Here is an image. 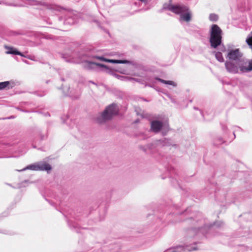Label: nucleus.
<instances>
[{
    "label": "nucleus",
    "mask_w": 252,
    "mask_h": 252,
    "mask_svg": "<svg viewBox=\"0 0 252 252\" xmlns=\"http://www.w3.org/2000/svg\"><path fill=\"white\" fill-rule=\"evenodd\" d=\"M191 224L193 225V227L189 230L188 234L190 236L199 235L201 234L203 236L206 235L209 229H212L216 226L219 227L223 225V223L221 222L214 223L211 225H206L205 220L199 219L195 220H193L191 221Z\"/></svg>",
    "instance_id": "obj_1"
},
{
    "label": "nucleus",
    "mask_w": 252,
    "mask_h": 252,
    "mask_svg": "<svg viewBox=\"0 0 252 252\" xmlns=\"http://www.w3.org/2000/svg\"><path fill=\"white\" fill-rule=\"evenodd\" d=\"M118 111L119 108L116 104L112 103L109 105L97 118V122L101 124L110 120L114 116L118 114Z\"/></svg>",
    "instance_id": "obj_2"
},
{
    "label": "nucleus",
    "mask_w": 252,
    "mask_h": 252,
    "mask_svg": "<svg viewBox=\"0 0 252 252\" xmlns=\"http://www.w3.org/2000/svg\"><path fill=\"white\" fill-rule=\"evenodd\" d=\"M222 31L217 25H213L210 32V42L212 47L216 48L221 43Z\"/></svg>",
    "instance_id": "obj_3"
},
{
    "label": "nucleus",
    "mask_w": 252,
    "mask_h": 252,
    "mask_svg": "<svg viewBox=\"0 0 252 252\" xmlns=\"http://www.w3.org/2000/svg\"><path fill=\"white\" fill-rule=\"evenodd\" d=\"M83 67L87 70H93L96 72L104 71L107 73H111L112 70L106 65L92 61H86L83 63Z\"/></svg>",
    "instance_id": "obj_4"
},
{
    "label": "nucleus",
    "mask_w": 252,
    "mask_h": 252,
    "mask_svg": "<svg viewBox=\"0 0 252 252\" xmlns=\"http://www.w3.org/2000/svg\"><path fill=\"white\" fill-rule=\"evenodd\" d=\"M83 57H87L89 59H97L100 61H103L113 63H130V62L127 60L107 59L103 56H99L93 54L92 51L90 50H87L81 54L79 58L82 59Z\"/></svg>",
    "instance_id": "obj_5"
},
{
    "label": "nucleus",
    "mask_w": 252,
    "mask_h": 252,
    "mask_svg": "<svg viewBox=\"0 0 252 252\" xmlns=\"http://www.w3.org/2000/svg\"><path fill=\"white\" fill-rule=\"evenodd\" d=\"M171 0H170V3H165L163 4L162 8L160 10V12H162L164 10H168L175 14H181L182 12L188 10V7L184 5H174L171 4Z\"/></svg>",
    "instance_id": "obj_6"
},
{
    "label": "nucleus",
    "mask_w": 252,
    "mask_h": 252,
    "mask_svg": "<svg viewBox=\"0 0 252 252\" xmlns=\"http://www.w3.org/2000/svg\"><path fill=\"white\" fill-rule=\"evenodd\" d=\"M236 63L238 64L240 73H247L252 71V59L248 60L242 57Z\"/></svg>",
    "instance_id": "obj_7"
},
{
    "label": "nucleus",
    "mask_w": 252,
    "mask_h": 252,
    "mask_svg": "<svg viewBox=\"0 0 252 252\" xmlns=\"http://www.w3.org/2000/svg\"><path fill=\"white\" fill-rule=\"evenodd\" d=\"M158 81L162 83L176 86L177 84L173 81H166L158 77L153 78L151 76H147L145 77L144 82L145 83V86H149L151 88H154L156 81Z\"/></svg>",
    "instance_id": "obj_8"
},
{
    "label": "nucleus",
    "mask_w": 252,
    "mask_h": 252,
    "mask_svg": "<svg viewBox=\"0 0 252 252\" xmlns=\"http://www.w3.org/2000/svg\"><path fill=\"white\" fill-rule=\"evenodd\" d=\"M171 145V142L170 140L164 138L163 139L156 141L153 143L148 144L144 146H141L140 148V149H142L143 151L146 152L147 149H152L153 148V146L155 145L157 146L158 147H161L163 146H170Z\"/></svg>",
    "instance_id": "obj_9"
},
{
    "label": "nucleus",
    "mask_w": 252,
    "mask_h": 252,
    "mask_svg": "<svg viewBox=\"0 0 252 252\" xmlns=\"http://www.w3.org/2000/svg\"><path fill=\"white\" fill-rule=\"evenodd\" d=\"M197 249L196 247H191L190 246L186 245L185 246H177L175 247L170 248L164 252H182L187 250L188 252L195 251Z\"/></svg>",
    "instance_id": "obj_10"
},
{
    "label": "nucleus",
    "mask_w": 252,
    "mask_h": 252,
    "mask_svg": "<svg viewBox=\"0 0 252 252\" xmlns=\"http://www.w3.org/2000/svg\"><path fill=\"white\" fill-rule=\"evenodd\" d=\"M242 55L238 49L230 50L227 53V58L229 60L235 61L236 63L242 57Z\"/></svg>",
    "instance_id": "obj_11"
},
{
    "label": "nucleus",
    "mask_w": 252,
    "mask_h": 252,
    "mask_svg": "<svg viewBox=\"0 0 252 252\" xmlns=\"http://www.w3.org/2000/svg\"><path fill=\"white\" fill-rule=\"evenodd\" d=\"M225 68L228 72L233 74L239 73V69L238 64L235 61H227L225 63Z\"/></svg>",
    "instance_id": "obj_12"
},
{
    "label": "nucleus",
    "mask_w": 252,
    "mask_h": 252,
    "mask_svg": "<svg viewBox=\"0 0 252 252\" xmlns=\"http://www.w3.org/2000/svg\"><path fill=\"white\" fill-rule=\"evenodd\" d=\"M163 124L161 122L154 120L151 123V130L155 133H158L160 130Z\"/></svg>",
    "instance_id": "obj_13"
},
{
    "label": "nucleus",
    "mask_w": 252,
    "mask_h": 252,
    "mask_svg": "<svg viewBox=\"0 0 252 252\" xmlns=\"http://www.w3.org/2000/svg\"><path fill=\"white\" fill-rule=\"evenodd\" d=\"M52 166L45 162H38V171H46L48 172L51 170Z\"/></svg>",
    "instance_id": "obj_14"
},
{
    "label": "nucleus",
    "mask_w": 252,
    "mask_h": 252,
    "mask_svg": "<svg viewBox=\"0 0 252 252\" xmlns=\"http://www.w3.org/2000/svg\"><path fill=\"white\" fill-rule=\"evenodd\" d=\"M14 87V84L10 81H4L0 82V90L7 88V89H12Z\"/></svg>",
    "instance_id": "obj_15"
},
{
    "label": "nucleus",
    "mask_w": 252,
    "mask_h": 252,
    "mask_svg": "<svg viewBox=\"0 0 252 252\" xmlns=\"http://www.w3.org/2000/svg\"><path fill=\"white\" fill-rule=\"evenodd\" d=\"M189 9L186 11L187 12L185 14H183L184 12L180 14V20H183L186 22H189L191 19V15L189 12H188Z\"/></svg>",
    "instance_id": "obj_16"
},
{
    "label": "nucleus",
    "mask_w": 252,
    "mask_h": 252,
    "mask_svg": "<svg viewBox=\"0 0 252 252\" xmlns=\"http://www.w3.org/2000/svg\"><path fill=\"white\" fill-rule=\"evenodd\" d=\"M5 48L7 50V51H6V53L7 54H20V52L14 48L8 47L7 46H5Z\"/></svg>",
    "instance_id": "obj_17"
},
{
    "label": "nucleus",
    "mask_w": 252,
    "mask_h": 252,
    "mask_svg": "<svg viewBox=\"0 0 252 252\" xmlns=\"http://www.w3.org/2000/svg\"><path fill=\"white\" fill-rule=\"evenodd\" d=\"M68 96L71 97L72 99H78L79 98L81 95V92L79 91H77L76 92H73V91H71L70 92L67 94Z\"/></svg>",
    "instance_id": "obj_18"
},
{
    "label": "nucleus",
    "mask_w": 252,
    "mask_h": 252,
    "mask_svg": "<svg viewBox=\"0 0 252 252\" xmlns=\"http://www.w3.org/2000/svg\"><path fill=\"white\" fill-rule=\"evenodd\" d=\"M27 169H30L32 170L38 171V162L35 164H31L27 166L26 167L22 169L21 170H18L19 171H25Z\"/></svg>",
    "instance_id": "obj_19"
},
{
    "label": "nucleus",
    "mask_w": 252,
    "mask_h": 252,
    "mask_svg": "<svg viewBox=\"0 0 252 252\" xmlns=\"http://www.w3.org/2000/svg\"><path fill=\"white\" fill-rule=\"evenodd\" d=\"M112 70V72L111 73H109V74H111L112 75L114 76L115 77L118 78L119 79L122 80V81H128V78L129 77L124 76H121L118 74H116V73L113 72V71L112 69H111Z\"/></svg>",
    "instance_id": "obj_20"
},
{
    "label": "nucleus",
    "mask_w": 252,
    "mask_h": 252,
    "mask_svg": "<svg viewBox=\"0 0 252 252\" xmlns=\"http://www.w3.org/2000/svg\"><path fill=\"white\" fill-rule=\"evenodd\" d=\"M215 57L216 59L219 61L220 62H223L224 59L222 57V54L221 52H217L215 54Z\"/></svg>",
    "instance_id": "obj_21"
},
{
    "label": "nucleus",
    "mask_w": 252,
    "mask_h": 252,
    "mask_svg": "<svg viewBox=\"0 0 252 252\" xmlns=\"http://www.w3.org/2000/svg\"><path fill=\"white\" fill-rule=\"evenodd\" d=\"M0 4H4L9 6H21V4H16L14 2H10L8 1H5L4 0H0Z\"/></svg>",
    "instance_id": "obj_22"
},
{
    "label": "nucleus",
    "mask_w": 252,
    "mask_h": 252,
    "mask_svg": "<svg viewBox=\"0 0 252 252\" xmlns=\"http://www.w3.org/2000/svg\"><path fill=\"white\" fill-rule=\"evenodd\" d=\"M224 142V141L222 139V138L218 137L215 139V140L214 141V145L216 146H218Z\"/></svg>",
    "instance_id": "obj_23"
},
{
    "label": "nucleus",
    "mask_w": 252,
    "mask_h": 252,
    "mask_svg": "<svg viewBox=\"0 0 252 252\" xmlns=\"http://www.w3.org/2000/svg\"><path fill=\"white\" fill-rule=\"evenodd\" d=\"M209 19L211 21L216 22L219 19V16L216 14L211 13L209 15Z\"/></svg>",
    "instance_id": "obj_24"
},
{
    "label": "nucleus",
    "mask_w": 252,
    "mask_h": 252,
    "mask_svg": "<svg viewBox=\"0 0 252 252\" xmlns=\"http://www.w3.org/2000/svg\"><path fill=\"white\" fill-rule=\"evenodd\" d=\"M128 81H136L137 82H139L142 84H145V82H144V80H142L141 79H137V78H132V77H130L128 78Z\"/></svg>",
    "instance_id": "obj_25"
},
{
    "label": "nucleus",
    "mask_w": 252,
    "mask_h": 252,
    "mask_svg": "<svg viewBox=\"0 0 252 252\" xmlns=\"http://www.w3.org/2000/svg\"><path fill=\"white\" fill-rule=\"evenodd\" d=\"M221 128L223 131H224L227 129V127L226 125H225L224 124H221Z\"/></svg>",
    "instance_id": "obj_26"
},
{
    "label": "nucleus",
    "mask_w": 252,
    "mask_h": 252,
    "mask_svg": "<svg viewBox=\"0 0 252 252\" xmlns=\"http://www.w3.org/2000/svg\"><path fill=\"white\" fill-rule=\"evenodd\" d=\"M62 57H63V58L65 59V61H67V62H69V61H70V60H69V59H66V57H65V55H63Z\"/></svg>",
    "instance_id": "obj_27"
},
{
    "label": "nucleus",
    "mask_w": 252,
    "mask_h": 252,
    "mask_svg": "<svg viewBox=\"0 0 252 252\" xmlns=\"http://www.w3.org/2000/svg\"><path fill=\"white\" fill-rule=\"evenodd\" d=\"M24 57L27 58L28 59H30L31 60H33L32 58H31L30 56L29 55L24 56Z\"/></svg>",
    "instance_id": "obj_28"
},
{
    "label": "nucleus",
    "mask_w": 252,
    "mask_h": 252,
    "mask_svg": "<svg viewBox=\"0 0 252 252\" xmlns=\"http://www.w3.org/2000/svg\"><path fill=\"white\" fill-rule=\"evenodd\" d=\"M16 55H20V56H22V57H24L25 56V55H23V54L21 52H20V54H16Z\"/></svg>",
    "instance_id": "obj_29"
},
{
    "label": "nucleus",
    "mask_w": 252,
    "mask_h": 252,
    "mask_svg": "<svg viewBox=\"0 0 252 252\" xmlns=\"http://www.w3.org/2000/svg\"><path fill=\"white\" fill-rule=\"evenodd\" d=\"M171 101H172V102H173V103H175V99H173V98H171Z\"/></svg>",
    "instance_id": "obj_30"
},
{
    "label": "nucleus",
    "mask_w": 252,
    "mask_h": 252,
    "mask_svg": "<svg viewBox=\"0 0 252 252\" xmlns=\"http://www.w3.org/2000/svg\"><path fill=\"white\" fill-rule=\"evenodd\" d=\"M236 127L238 129H239V130H242V129H241L240 127L236 126Z\"/></svg>",
    "instance_id": "obj_31"
},
{
    "label": "nucleus",
    "mask_w": 252,
    "mask_h": 252,
    "mask_svg": "<svg viewBox=\"0 0 252 252\" xmlns=\"http://www.w3.org/2000/svg\"><path fill=\"white\" fill-rule=\"evenodd\" d=\"M74 229H76L77 228V226H74V225H72V226Z\"/></svg>",
    "instance_id": "obj_32"
},
{
    "label": "nucleus",
    "mask_w": 252,
    "mask_h": 252,
    "mask_svg": "<svg viewBox=\"0 0 252 252\" xmlns=\"http://www.w3.org/2000/svg\"><path fill=\"white\" fill-rule=\"evenodd\" d=\"M235 131H236V130H234V131H233V135H234V138H235Z\"/></svg>",
    "instance_id": "obj_33"
},
{
    "label": "nucleus",
    "mask_w": 252,
    "mask_h": 252,
    "mask_svg": "<svg viewBox=\"0 0 252 252\" xmlns=\"http://www.w3.org/2000/svg\"><path fill=\"white\" fill-rule=\"evenodd\" d=\"M194 109H196V110H198V108H196L195 107H194Z\"/></svg>",
    "instance_id": "obj_34"
},
{
    "label": "nucleus",
    "mask_w": 252,
    "mask_h": 252,
    "mask_svg": "<svg viewBox=\"0 0 252 252\" xmlns=\"http://www.w3.org/2000/svg\"><path fill=\"white\" fill-rule=\"evenodd\" d=\"M200 114L203 115L202 111H200Z\"/></svg>",
    "instance_id": "obj_35"
},
{
    "label": "nucleus",
    "mask_w": 252,
    "mask_h": 252,
    "mask_svg": "<svg viewBox=\"0 0 252 252\" xmlns=\"http://www.w3.org/2000/svg\"><path fill=\"white\" fill-rule=\"evenodd\" d=\"M121 73H125L123 71H120Z\"/></svg>",
    "instance_id": "obj_36"
},
{
    "label": "nucleus",
    "mask_w": 252,
    "mask_h": 252,
    "mask_svg": "<svg viewBox=\"0 0 252 252\" xmlns=\"http://www.w3.org/2000/svg\"><path fill=\"white\" fill-rule=\"evenodd\" d=\"M62 81H64V79L63 78H62Z\"/></svg>",
    "instance_id": "obj_37"
},
{
    "label": "nucleus",
    "mask_w": 252,
    "mask_h": 252,
    "mask_svg": "<svg viewBox=\"0 0 252 252\" xmlns=\"http://www.w3.org/2000/svg\"><path fill=\"white\" fill-rule=\"evenodd\" d=\"M138 122V120H137V121H135V123H137Z\"/></svg>",
    "instance_id": "obj_38"
},
{
    "label": "nucleus",
    "mask_w": 252,
    "mask_h": 252,
    "mask_svg": "<svg viewBox=\"0 0 252 252\" xmlns=\"http://www.w3.org/2000/svg\"><path fill=\"white\" fill-rule=\"evenodd\" d=\"M134 4H135V5H136V4H137V2H135V3H134Z\"/></svg>",
    "instance_id": "obj_39"
},
{
    "label": "nucleus",
    "mask_w": 252,
    "mask_h": 252,
    "mask_svg": "<svg viewBox=\"0 0 252 252\" xmlns=\"http://www.w3.org/2000/svg\"><path fill=\"white\" fill-rule=\"evenodd\" d=\"M91 82L92 83L94 84V83L93 82H92V81H91Z\"/></svg>",
    "instance_id": "obj_40"
},
{
    "label": "nucleus",
    "mask_w": 252,
    "mask_h": 252,
    "mask_svg": "<svg viewBox=\"0 0 252 252\" xmlns=\"http://www.w3.org/2000/svg\"><path fill=\"white\" fill-rule=\"evenodd\" d=\"M2 157L1 156H0V158H1Z\"/></svg>",
    "instance_id": "obj_41"
},
{
    "label": "nucleus",
    "mask_w": 252,
    "mask_h": 252,
    "mask_svg": "<svg viewBox=\"0 0 252 252\" xmlns=\"http://www.w3.org/2000/svg\"><path fill=\"white\" fill-rule=\"evenodd\" d=\"M0 232H1V231H0Z\"/></svg>",
    "instance_id": "obj_42"
}]
</instances>
